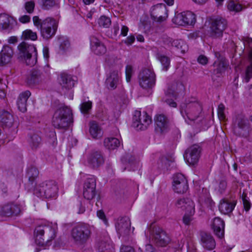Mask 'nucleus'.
<instances>
[{
  "label": "nucleus",
  "instance_id": "338daca9",
  "mask_svg": "<svg viewBox=\"0 0 252 252\" xmlns=\"http://www.w3.org/2000/svg\"><path fill=\"white\" fill-rule=\"evenodd\" d=\"M145 252H158L156 251L153 247L150 245L148 244L146 246Z\"/></svg>",
  "mask_w": 252,
  "mask_h": 252
},
{
  "label": "nucleus",
  "instance_id": "39448f33",
  "mask_svg": "<svg viewBox=\"0 0 252 252\" xmlns=\"http://www.w3.org/2000/svg\"><path fill=\"white\" fill-rule=\"evenodd\" d=\"M18 58L24 60L28 65L33 66L37 62V51L33 44L23 41L18 46Z\"/></svg>",
  "mask_w": 252,
  "mask_h": 252
},
{
  "label": "nucleus",
  "instance_id": "3c124183",
  "mask_svg": "<svg viewBox=\"0 0 252 252\" xmlns=\"http://www.w3.org/2000/svg\"><path fill=\"white\" fill-rule=\"evenodd\" d=\"M25 8L28 13L31 14L33 12L35 3L33 1H27L25 4Z\"/></svg>",
  "mask_w": 252,
  "mask_h": 252
},
{
  "label": "nucleus",
  "instance_id": "8fccbe9b",
  "mask_svg": "<svg viewBox=\"0 0 252 252\" xmlns=\"http://www.w3.org/2000/svg\"><path fill=\"white\" fill-rule=\"evenodd\" d=\"M224 106L222 104H220L218 108V117L220 121H224L225 120V116L224 113Z\"/></svg>",
  "mask_w": 252,
  "mask_h": 252
},
{
  "label": "nucleus",
  "instance_id": "4d7b16f0",
  "mask_svg": "<svg viewBox=\"0 0 252 252\" xmlns=\"http://www.w3.org/2000/svg\"><path fill=\"white\" fill-rule=\"evenodd\" d=\"M172 87L173 88L172 92L173 94H175L178 93L180 91L183 90L184 88V86L181 83L176 84Z\"/></svg>",
  "mask_w": 252,
  "mask_h": 252
},
{
  "label": "nucleus",
  "instance_id": "5fc2aeb1",
  "mask_svg": "<svg viewBox=\"0 0 252 252\" xmlns=\"http://www.w3.org/2000/svg\"><path fill=\"white\" fill-rule=\"evenodd\" d=\"M97 216L101 220H102L104 222V223L108 226V222L106 218V216L104 213V212L101 210H99L97 212Z\"/></svg>",
  "mask_w": 252,
  "mask_h": 252
},
{
  "label": "nucleus",
  "instance_id": "052dcab7",
  "mask_svg": "<svg viewBox=\"0 0 252 252\" xmlns=\"http://www.w3.org/2000/svg\"><path fill=\"white\" fill-rule=\"evenodd\" d=\"M31 17L30 16L25 15L19 18V21L22 23H27L30 21Z\"/></svg>",
  "mask_w": 252,
  "mask_h": 252
},
{
  "label": "nucleus",
  "instance_id": "58836bf2",
  "mask_svg": "<svg viewBox=\"0 0 252 252\" xmlns=\"http://www.w3.org/2000/svg\"><path fill=\"white\" fill-rule=\"evenodd\" d=\"M96 248L99 252H104L108 251L109 252L113 249L112 246L105 241H100L97 242Z\"/></svg>",
  "mask_w": 252,
  "mask_h": 252
},
{
  "label": "nucleus",
  "instance_id": "c03bdc74",
  "mask_svg": "<svg viewBox=\"0 0 252 252\" xmlns=\"http://www.w3.org/2000/svg\"><path fill=\"white\" fill-rule=\"evenodd\" d=\"M228 9L231 11L238 12L241 11L243 7L241 4L237 3V2L231 1L228 4Z\"/></svg>",
  "mask_w": 252,
  "mask_h": 252
},
{
  "label": "nucleus",
  "instance_id": "13d9d810",
  "mask_svg": "<svg viewBox=\"0 0 252 252\" xmlns=\"http://www.w3.org/2000/svg\"><path fill=\"white\" fill-rule=\"evenodd\" d=\"M198 63L202 65L206 64L208 62V58L204 55H200L197 59Z\"/></svg>",
  "mask_w": 252,
  "mask_h": 252
},
{
  "label": "nucleus",
  "instance_id": "f257e3e1",
  "mask_svg": "<svg viewBox=\"0 0 252 252\" xmlns=\"http://www.w3.org/2000/svg\"><path fill=\"white\" fill-rule=\"evenodd\" d=\"M34 25L40 30L41 36L48 39L52 37L57 31L58 23L54 18L48 17L43 20L35 16L32 18Z\"/></svg>",
  "mask_w": 252,
  "mask_h": 252
},
{
  "label": "nucleus",
  "instance_id": "4be33fe9",
  "mask_svg": "<svg viewBox=\"0 0 252 252\" xmlns=\"http://www.w3.org/2000/svg\"><path fill=\"white\" fill-rule=\"evenodd\" d=\"M16 23V21L12 17L4 13L0 15V29L10 31Z\"/></svg>",
  "mask_w": 252,
  "mask_h": 252
},
{
  "label": "nucleus",
  "instance_id": "a18cd8bd",
  "mask_svg": "<svg viewBox=\"0 0 252 252\" xmlns=\"http://www.w3.org/2000/svg\"><path fill=\"white\" fill-rule=\"evenodd\" d=\"M92 102L88 100L87 101H83L81 103L80 109L82 113H87L92 109Z\"/></svg>",
  "mask_w": 252,
  "mask_h": 252
},
{
  "label": "nucleus",
  "instance_id": "774afa93",
  "mask_svg": "<svg viewBox=\"0 0 252 252\" xmlns=\"http://www.w3.org/2000/svg\"><path fill=\"white\" fill-rule=\"evenodd\" d=\"M44 57L47 60L49 57V49L47 47H44L43 49Z\"/></svg>",
  "mask_w": 252,
  "mask_h": 252
},
{
  "label": "nucleus",
  "instance_id": "f8f14e48",
  "mask_svg": "<svg viewBox=\"0 0 252 252\" xmlns=\"http://www.w3.org/2000/svg\"><path fill=\"white\" fill-rule=\"evenodd\" d=\"M173 189L178 193H184L188 189V181L182 174L178 173L173 176L172 183Z\"/></svg>",
  "mask_w": 252,
  "mask_h": 252
},
{
  "label": "nucleus",
  "instance_id": "9b49d317",
  "mask_svg": "<svg viewBox=\"0 0 252 252\" xmlns=\"http://www.w3.org/2000/svg\"><path fill=\"white\" fill-rule=\"evenodd\" d=\"M173 22L178 26L194 24L196 21L195 15L191 11L177 13L172 19Z\"/></svg>",
  "mask_w": 252,
  "mask_h": 252
},
{
  "label": "nucleus",
  "instance_id": "f03ea898",
  "mask_svg": "<svg viewBox=\"0 0 252 252\" xmlns=\"http://www.w3.org/2000/svg\"><path fill=\"white\" fill-rule=\"evenodd\" d=\"M92 234V227L84 222L77 223L71 230V238L78 245L86 244L91 238Z\"/></svg>",
  "mask_w": 252,
  "mask_h": 252
},
{
  "label": "nucleus",
  "instance_id": "412c9836",
  "mask_svg": "<svg viewBox=\"0 0 252 252\" xmlns=\"http://www.w3.org/2000/svg\"><path fill=\"white\" fill-rule=\"evenodd\" d=\"M176 206L183 210H186L187 213L193 215L195 213V204L193 201L190 198H181L179 199Z\"/></svg>",
  "mask_w": 252,
  "mask_h": 252
},
{
  "label": "nucleus",
  "instance_id": "f704fd0d",
  "mask_svg": "<svg viewBox=\"0 0 252 252\" xmlns=\"http://www.w3.org/2000/svg\"><path fill=\"white\" fill-rule=\"evenodd\" d=\"M90 133L94 138H99L102 136L101 129L98 126V124L92 121L90 123Z\"/></svg>",
  "mask_w": 252,
  "mask_h": 252
},
{
  "label": "nucleus",
  "instance_id": "5701e85b",
  "mask_svg": "<svg viewBox=\"0 0 252 252\" xmlns=\"http://www.w3.org/2000/svg\"><path fill=\"white\" fill-rule=\"evenodd\" d=\"M1 213L2 215L6 217L17 216L21 213V208L17 204H7L3 206Z\"/></svg>",
  "mask_w": 252,
  "mask_h": 252
},
{
  "label": "nucleus",
  "instance_id": "dca6fc26",
  "mask_svg": "<svg viewBox=\"0 0 252 252\" xmlns=\"http://www.w3.org/2000/svg\"><path fill=\"white\" fill-rule=\"evenodd\" d=\"M151 16L158 22L164 21L168 17L167 10L165 4L159 3L152 8Z\"/></svg>",
  "mask_w": 252,
  "mask_h": 252
},
{
  "label": "nucleus",
  "instance_id": "603ef678",
  "mask_svg": "<svg viewBox=\"0 0 252 252\" xmlns=\"http://www.w3.org/2000/svg\"><path fill=\"white\" fill-rule=\"evenodd\" d=\"M133 71L131 65H127L126 67V80L127 82H129L131 80V77L133 74Z\"/></svg>",
  "mask_w": 252,
  "mask_h": 252
},
{
  "label": "nucleus",
  "instance_id": "7c9ffc66",
  "mask_svg": "<svg viewBox=\"0 0 252 252\" xmlns=\"http://www.w3.org/2000/svg\"><path fill=\"white\" fill-rule=\"evenodd\" d=\"M44 79V75L40 71L33 70L28 78L27 82L29 85H37L42 83Z\"/></svg>",
  "mask_w": 252,
  "mask_h": 252
},
{
  "label": "nucleus",
  "instance_id": "7ed1b4c3",
  "mask_svg": "<svg viewBox=\"0 0 252 252\" xmlns=\"http://www.w3.org/2000/svg\"><path fill=\"white\" fill-rule=\"evenodd\" d=\"M56 236V229L50 225H39L35 227L34 231L35 242L40 246L48 244L54 239Z\"/></svg>",
  "mask_w": 252,
  "mask_h": 252
},
{
  "label": "nucleus",
  "instance_id": "864d4df0",
  "mask_svg": "<svg viewBox=\"0 0 252 252\" xmlns=\"http://www.w3.org/2000/svg\"><path fill=\"white\" fill-rule=\"evenodd\" d=\"M175 40L173 39L170 37H168L167 35H163L162 37V41L163 43L170 47V46H173L174 45L173 42H174Z\"/></svg>",
  "mask_w": 252,
  "mask_h": 252
},
{
  "label": "nucleus",
  "instance_id": "0e129e2a",
  "mask_svg": "<svg viewBox=\"0 0 252 252\" xmlns=\"http://www.w3.org/2000/svg\"><path fill=\"white\" fill-rule=\"evenodd\" d=\"M121 252H135L133 248L130 246H125L122 247Z\"/></svg>",
  "mask_w": 252,
  "mask_h": 252
},
{
  "label": "nucleus",
  "instance_id": "bb28decb",
  "mask_svg": "<svg viewBox=\"0 0 252 252\" xmlns=\"http://www.w3.org/2000/svg\"><path fill=\"white\" fill-rule=\"evenodd\" d=\"M201 242L203 248L208 250H212L216 246V242L213 236L206 232L201 233Z\"/></svg>",
  "mask_w": 252,
  "mask_h": 252
},
{
  "label": "nucleus",
  "instance_id": "a878e982",
  "mask_svg": "<svg viewBox=\"0 0 252 252\" xmlns=\"http://www.w3.org/2000/svg\"><path fill=\"white\" fill-rule=\"evenodd\" d=\"M215 234L220 238L224 235V222L219 217L214 219L211 224Z\"/></svg>",
  "mask_w": 252,
  "mask_h": 252
},
{
  "label": "nucleus",
  "instance_id": "cd10ccee",
  "mask_svg": "<svg viewBox=\"0 0 252 252\" xmlns=\"http://www.w3.org/2000/svg\"><path fill=\"white\" fill-rule=\"evenodd\" d=\"M89 164L94 168L98 167L104 162V159L102 154L99 152L92 153L88 158Z\"/></svg>",
  "mask_w": 252,
  "mask_h": 252
},
{
  "label": "nucleus",
  "instance_id": "e433bc0d",
  "mask_svg": "<svg viewBox=\"0 0 252 252\" xmlns=\"http://www.w3.org/2000/svg\"><path fill=\"white\" fill-rule=\"evenodd\" d=\"M41 144V139L37 134H33L31 137L30 145L32 150H35L38 148Z\"/></svg>",
  "mask_w": 252,
  "mask_h": 252
},
{
  "label": "nucleus",
  "instance_id": "de8ad7c7",
  "mask_svg": "<svg viewBox=\"0 0 252 252\" xmlns=\"http://www.w3.org/2000/svg\"><path fill=\"white\" fill-rule=\"evenodd\" d=\"M158 60L163 66L164 69L167 70L170 64L169 59L165 56L160 55L158 57Z\"/></svg>",
  "mask_w": 252,
  "mask_h": 252
},
{
  "label": "nucleus",
  "instance_id": "c9c22d12",
  "mask_svg": "<svg viewBox=\"0 0 252 252\" xmlns=\"http://www.w3.org/2000/svg\"><path fill=\"white\" fill-rule=\"evenodd\" d=\"M227 63L223 61L217 60L215 62L213 66L215 67L214 72L215 74H220L223 72L226 68Z\"/></svg>",
  "mask_w": 252,
  "mask_h": 252
},
{
  "label": "nucleus",
  "instance_id": "4c0bfd02",
  "mask_svg": "<svg viewBox=\"0 0 252 252\" xmlns=\"http://www.w3.org/2000/svg\"><path fill=\"white\" fill-rule=\"evenodd\" d=\"M173 47L182 53H186L188 50V47L186 43L181 39H176L173 42Z\"/></svg>",
  "mask_w": 252,
  "mask_h": 252
},
{
  "label": "nucleus",
  "instance_id": "20e7f679",
  "mask_svg": "<svg viewBox=\"0 0 252 252\" xmlns=\"http://www.w3.org/2000/svg\"><path fill=\"white\" fill-rule=\"evenodd\" d=\"M72 119L71 110L68 107L63 106L59 108L55 112L52 119V124L55 128L64 129L72 122Z\"/></svg>",
  "mask_w": 252,
  "mask_h": 252
},
{
  "label": "nucleus",
  "instance_id": "ea45409f",
  "mask_svg": "<svg viewBox=\"0 0 252 252\" xmlns=\"http://www.w3.org/2000/svg\"><path fill=\"white\" fill-rule=\"evenodd\" d=\"M249 56L251 65L247 67L243 78L246 83H248L252 77V49L250 52Z\"/></svg>",
  "mask_w": 252,
  "mask_h": 252
},
{
  "label": "nucleus",
  "instance_id": "f3484780",
  "mask_svg": "<svg viewBox=\"0 0 252 252\" xmlns=\"http://www.w3.org/2000/svg\"><path fill=\"white\" fill-rule=\"evenodd\" d=\"M95 187V180L93 178L87 179L84 185L83 192L84 197L87 200L93 199L96 194Z\"/></svg>",
  "mask_w": 252,
  "mask_h": 252
},
{
  "label": "nucleus",
  "instance_id": "b1692460",
  "mask_svg": "<svg viewBox=\"0 0 252 252\" xmlns=\"http://www.w3.org/2000/svg\"><path fill=\"white\" fill-rule=\"evenodd\" d=\"M91 45L92 51L96 55H103L106 52V48L104 44L95 37L91 38Z\"/></svg>",
  "mask_w": 252,
  "mask_h": 252
},
{
  "label": "nucleus",
  "instance_id": "2f4dec72",
  "mask_svg": "<svg viewBox=\"0 0 252 252\" xmlns=\"http://www.w3.org/2000/svg\"><path fill=\"white\" fill-rule=\"evenodd\" d=\"M60 83L62 88L66 90L72 89L75 84L74 81L69 75L63 73L61 75Z\"/></svg>",
  "mask_w": 252,
  "mask_h": 252
},
{
  "label": "nucleus",
  "instance_id": "69168bd1",
  "mask_svg": "<svg viewBox=\"0 0 252 252\" xmlns=\"http://www.w3.org/2000/svg\"><path fill=\"white\" fill-rule=\"evenodd\" d=\"M128 32V27L126 26H123L122 27V29H121V34L124 36H125L127 35Z\"/></svg>",
  "mask_w": 252,
  "mask_h": 252
},
{
  "label": "nucleus",
  "instance_id": "2eb2a0df",
  "mask_svg": "<svg viewBox=\"0 0 252 252\" xmlns=\"http://www.w3.org/2000/svg\"><path fill=\"white\" fill-rule=\"evenodd\" d=\"M200 150L198 145H193L186 151L184 158L189 164L194 165L197 163L199 159Z\"/></svg>",
  "mask_w": 252,
  "mask_h": 252
},
{
  "label": "nucleus",
  "instance_id": "423d86ee",
  "mask_svg": "<svg viewBox=\"0 0 252 252\" xmlns=\"http://www.w3.org/2000/svg\"><path fill=\"white\" fill-rule=\"evenodd\" d=\"M58 188L55 181L50 180L43 182L36 186L34 193L38 196L47 198L54 197L58 192Z\"/></svg>",
  "mask_w": 252,
  "mask_h": 252
},
{
  "label": "nucleus",
  "instance_id": "a19ab883",
  "mask_svg": "<svg viewBox=\"0 0 252 252\" xmlns=\"http://www.w3.org/2000/svg\"><path fill=\"white\" fill-rule=\"evenodd\" d=\"M22 38L24 39L35 40L37 38V35L36 32H32L31 30L28 29L23 32Z\"/></svg>",
  "mask_w": 252,
  "mask_h": 252
},
{
  "label": "nucleus",
  "instance_id": "6ab92c4d",
  "mask_svg": "<svg viewBox=\"0 0 252 252\" xmlns=\"http://www.w3.org/2000/svg\"><path fill=\"white\" fill-rule=\"evenodd\" d=\"M155 130L157 132L162 134L167 131L169 128V121L163 114L157 115L155 118Z\"/></svg>",
  "mask_w": 252,
  "mask_h": 252
},
{
  "label": "nucleus",
  "instance_id": "4468645a",
  "mask_svg": "<svg viewBox=\"0 0 252 252\" xmlns=\"http://www.w3.org/2000/svg\"><path fill=\"white\" fill-rule=\"evenodd\" d=\"M153 238L156 244L160 247H165L170 240L166 232L159 227H155L153 231Z\"/></svg>",
  "mask_w": 252,
  "mask_h": 252
},
{
  "label": "nucleus",
  "instance_id": "72a5a7b5",
  "mask_svg": "<svg viewBox=\"0 0 252 252\" xmlns=\"http://www.w3.org/2000/svg\"><path fill=\"white\" fill-rule=\"evenodd\" d=\"M104 147L109 150H114L119 147L120 142L115 137H107L104 140Z\"/></svg>",
  "mask_w": 252,
  "mask_h": 252
},
{
  "label": "nucleus",
  "instance_id": "09e8293b",
  "mask_svg": "<svg viewBox=\"0 0 252 252\" xmlns=\"http://www.w3.org/2000/svg\"><path fill=\"white\" fill-rule=\"evenodd\" d=\"M227 187V184L225 179H221L218 184L217 189L220 193H223Z\"/></svg>",
  "mask_w": 252,
  "mask_h": 252
},
{
  "label": "nucleus",
  "instance_id": "6e6d98bb",
  "mask_svg": "<svg viewBox=\"0 0 252 252\" xmlns=\"http://www.w3.org/2000/svg\"><path fill=\"white\" fill-rule=\"evenodd\" d=\"M242 200L245 210L247 211H249L251 208V204L250 202L246 198V195L245 194H243Z\"/></svg>",
  "mask_w": 252,
  "mask_h": 252
},
{
  "label": "nucleus",
  "instance_id": "0eeeda50",
  "mask_svg": "<svg viewBox=\"0 0 252 252\" xmlns=\"http://www.w3.org/2000/svg\"><path fill=\"white\" fill-rule=\"evenodd\" d=\"M251 129L248 120L242 114L237 115L233 120V131L236 134L247 137Z\"/></svg>",
  "mask_w": 252,
  "mask_h": 252
},
{
  "label": "nucleus",
  "instance_id": "aec40b11",
  "mask_svg": "<svg viewBox=\"0 0 252 252\" xmlns=\"http://www.w3.org/2000/svg\"><path fill=\"white\" fill-rule=\"evenodd\" d=\"M121 81V72L118 70H111L108 76L106 84L108 89H115Z\"/></svg>",
  "mask_w": 252,
  "mask_h": 252
},
{
  "label": "nucleus",
  "instance_id": "c85d7f7f",
  "mask_svg": "<svg viewBox=\"0 0 252 252\" xmlns=\"http://www.w3.org/2000/svg\"><path fill=\"white\" fill-rule=\"evenodd\" d=\"M31 95V92L28 90L22 92L19 94L17 104L19 110L22 112H25L27 111V100Z\"/></svg>",
  "mask_w": 252,
  "mask_h": 252
},
{
  "label": "nucleus",
  "instance_id": "ddd939ff",
  "mask_svg": "<svg viewBox=\"0 0 252 252\" xmlns=\"http://www.w3.org/2000/svg\"><path fill=\"white\" fill-rule=\"evenodd\" d=\"M226 26L227 22L225 19L220 17L214 19L211 26L212 35L216 37L221 36Z\"/></svg>",
  "mask_w": 252,
  "mask_h": 252
},
{
  "label": "nucleus",
  "instance_id": "bf43d9fd",
  "mask_svg": "<svg viewBox=\"0 0 252 252\" xmlns=\"http://www.w3.org/2000/svg\"><path fill=\"white\" fill-rule=\"evenodd\" d=\"M69 42L67 40H64L60 44V49L63 51H65L69 48Z\"/></svg>",
  "mask_w": 252,
  "mask_h": 252
},
{
  "label": "nucleus",
  "instance_id": "a211bd4d",
  "mask_svg": "<svg viewBox=\"0 0 252 252\" xmlns=\"http://www.w3.org/2000/svg\"><path fill=\"white\" fill-rule=\"evenodd\" d=\"M131 222L128 217H125L119 219L116 224L117 232L122 236L128 235L130 231Z\"/></svg>",
  "mask_w": 252,
  "mask_h": 252
},
{
  "label": "nucleus",
  "instance_id": "e2e57ef3",
  "mask_svg": "<svg viewBox=\"0 0 252 252\" xmlns=\"http://www.w3.org/2000/svg\"><path fill=\"white\" fill-rule=\"evenodd\" d=\"M135 41V37L133 35L128 36L125 41V43L127 45H131Z\"/></svg>",
  "mask_w": 252,
  "mask_h": 252
},
{
  "label": "nucleus",
  "instance_id": "393cba45",
  "mask_svg": "<svg viewBox=\"0 0 252 252\" xmlns=\"http://www.w3.org/2000/svg\"><path fill=\"white\" fill-rule=\"evenodd\" d=\"M13 55L12 48L8 45H4L0 53V63L5 65L11 60Z\"/></svg>",
  "mask_w": 252,
  "mask_h": 252
},
{
  "label": "nucleus",
  "instance_id": "1a4fd4ad",
  "mask_svg": "<svg viewBox=\"0 0 252 252\" xmlns=\"http://www.w3.org/2000/svg\"><path fill=\"white\" fill-rule=\"evenodd\" d=\"M151 117L148 114L143 112L135 111L133 117L132 126L137 130H145L152 124Z\"/></svg>",
  "mask_w": 252,
  "mask_h": 252
},
{
  "label": "nucleus",
  "instance_id": "473e14b6",
  "mask_svg": "<svg viewBox=\"0 0 252 252\" xmlns=\"http://www.w3.org/2000/svg\"><path fill=\"white\" fill-rule=\"evenodd\" d=\"M0 123L4 128H10L14 124V118L10 113L4 111L1 115Z\"/></svg>",
  "mask_w": 252,
  "mask_h": 252
},
{
  "label": "nucleus",
  "instance_id": "6e6552de",
  "mask_svg": "<svg viewBox=\"0 0 252 252\" xmlns=\"http://www.w3.org/2000/svg\"><path fill=\"white\" fill-rule=\"evenodd\" d=\"M202 108L198 102L189 103L188 104H183L181 106V113L186 120L188 119L190 121H194L198 118Z\"/></svg>",
  "mask_w": 252,
  "mask_h": 252
},
{
  "label": "nucleus",
  "instance_id": "49530a36",
  "mask_svg": "<svg viewBox=\"0 0 252 252\" xmlns=\"http://www.w3.org/2000/svg\"><path fill=\"white\" fill-rule=\"evenodd\" d=\"M110 19L106 16H102L98 19V23L100 27L108 28L111 25Z\"/></svg>",
  "mask_w": 252,
  "mask_h": 252
},
{
  "label": "nucleus",
  "instance_id": "37998d69",
  "mask_svg": "<svg viewBox=\"0 0 252 252\" xmlns=\"http://www.w3.org/2000/svg\"><path fill=\"white\" fill-rule=\"evenodd\" d=\"M42 8L44 9H49L58 5L56 0H41Z\"/></svg>",
  "mask_w": 252,
  "mask_h": 252
},
{
  "label": "nucleus",
  "instance_id": "79ce46f5",
  "mask_svg": "<svg viewBox=\"0 0 252 252\" xmlns=\"http://www.w3.org/2000/svg\"><path fill=\"white\" fill-rule=\"evenodd\" d=\"M38 170L35 167H31L27 170V176L31 182H32L38 176Z\"/></svg>",
  "mask_w": 252,
  "mask_h": 252
},
{
  "label": "nucleus",
  "instance_id": "9d476101",
  "mask_svg": "<svg viewBox=\"0 0 252 252\" xmlns=\"http://www.w3.org/2000/svg\"><path fill=\"white\" fill-rule=\"evenodd\" d=\"M138 78L140 86L144 89L152 88L155 85L156 75L151 69H143L140 72Z\"/></svg>",
  "mask_w": 252,
  "mask_h": 252
},
{
  "label": "nucleus",
  "instance_id": "680f3d73",
  "mask_svg": "<svg viewBox=\"0 0 252 252\" xmlns=\"http://www.w3.org/2000/svg\"><path fill=\"white\" fill-rule=\"evenodd\" d=\"M188 215H185L183 218V222L186 225L189 224L192 220L191 217L189 214L187 213Z\"/></svg>",
  "mask_w": 252,
  "mask_h": 252
},
{
  "label": "nucleus",
  "instance_id": "c756f323",
  "mask_svg": "<svg viewBox=\"0 0 252 252\" xmlns=\"http://www.w3.org/2000/svg\"><path fill=\"white\" fill-rule=\"evenodd\" d=\"M235 203L234 201L228 200L227 199L223 198L220 200L219 208L220 211L224 214H228L234 209Z\"/></svg>",
  "mask_w": 252,
  "mask_h": 252
}]
</instances>
